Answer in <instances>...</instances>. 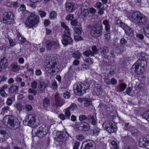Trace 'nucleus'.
I'll return each instance as SVG.
<instances>
[{"label":"nucleus","mask_w":149,"mask_h":149,"mask_svg":"<svg viewBox=\"0 0 149 149\" xmlns=\"http://www.w3.org/2000/svg\"><path fill=\"white\" fill-rule=\"evenodd\" d=\"M49 57V61L45 68L46 71L53 74L58 68L57 59L55 55L53 54L50 55Z\"/></svg>","instance_id":"nucleus-1"},{"label":"nucleus","mask_w":149,"mask_h":149,"mask_svg":"<svg viewBox=\"0 0 149 149\" xmlns=\"http://www.w3.org/2000/svg\"><path fill=\"white\" fill-rule=\"evenodd\" d=\"M29 15V16L25 23V26L29 28L35 27L39 22V17L33 13H30Z\"/></svg>","instance_id":"nucleus-2"},{"label":"nucleus","mask_w":149,"mask_h":149,"mask_svg":"<svg viewBox=\"0 0 149 149\" xmlns=\"http://www.w3.org/2000/svg\"><path fill=\"white\" fill-rule=\"evenodd\" d=\"M131 20L133 22L140 25L145 24L147 22L145 16L138 12H135L132 14Z\"/></svg>","instance_id":"nucleus-3"},{"label":"nucleus","mask_w":149,"mask_h":149,"mask_svg":"<svg viewBox=\"0 0 149 149\" xmlns=\"http://www.w3.org/2000/svg\"><path fill=\"white\" fill-rule=\"evenodd\" d=\"M147 66V63L146 61L138 60L133 66L136 73L138 74H142L145 71Z\"/></svg>","instance_id":"nucleus-4"},{"label":"nucleus","mask_w":149,"mask_h":149,"mask_svg":"<svg viewBox=\"0 0 149 149\" xmlns=\"http://www.w3.org/2000/svg\"><path fill=\"white\" fill-rule=\"evenodd\" d=\"M25 125H28L29 126L35 128L37 125V123L36 122L35 117L33 115H29L26 116L25 120L23 122Z\"/></svg>","instance_id":"nucleus-5"},{"label":"nucleus","mask_w":149,"mask_h":149,"mask_svg":"<svg viewBox=\"0 0 149 149\" xmlns=\"http://www.w3.org/2000/svg\"><path fill=\"white\" fill-rule=\"evenodd\" d=\"M88 86L85 85V84L78 83L74 85V91L78 95L83 94V92H85V90L88 88Z\"/></svg>","instance_id":"nucleus-6"},{"label":"nucleus","mask_w":149,"mask_h":149,"mask_svg":"<svg viewBox=\"0 0 149 149\" xmlns=\"http://www.w3.org/2000/svg\"><path fill=\"white\" fill-rule=\"evenodd\" d=\"M36 135L39 138H42L45 136L47 134L48 129L47 127L44 125H43L39 127L36 130H35Z\"/></svg>","instance_id":"nucleus-7"},{"label":"nucleus","mask_w":149,"mask_h":149,"mask_svg":"<svg viewBox=\"0 0 149 149\" xmlns=\"http://www.w3.org/2000/svg\"><path fill=\"white\" fill-rule=\"evenodd\" d=\"M102 126L104 127L105 129L109 133L115 132L117 130V127L116 125L114 124H112L110 123H104Z\"/></svg>","instance_id":"nucleus-8"},{"label":"nucleus","mask_w":149,"mask_h":149,"mask_svg":"<svg viewBox=\"0 0 149 149\" xmlns=\"http://www.w3.org/2000/svg\"><path fill=\"white\" fill-rule=\"evenodd\" d=\"M101 54L102 56L109 60L111 59V58H113L115 57L113 54L109 52L108 48L106 47L102 48Z\"/></svg>","instance_id":"nucleus-9"},{"label":"nucleus","mask_w":149,"mask_h":149,"mask_svg":"<svg viewBox=\"0 0 149 149\" xmlns=\"http://www.w3.org/2000/svg\"><path fill=\"white\" fill-rule=\"evenodd\" d=\"M14 19L13 13L11 12H6L3 15V21L4 23L10 22Z\"/></svg>","instance_id":"nucleus-10"},{"label":"nucleus","mask_w":149,"mask_h":149,"mask_svg":"<svg viewBox=\"0 0 149 149\" xmlns=\"http://www.w3.org/2000/svg\"><path fill=\"white\" fill-rule=\"evenodd\" d=\"M91 35L93 37L97 38L102 34L101 29L98 27H93L90 31Z\"/></svg>","instance_id":"nucleus-11"},{"label":"nucleus","mask_w":149,"mask_h":149,"mask_svg":"<svg viewBox=\"0 0 149 149\" xmlns=\"http://www.w3.org/2000/svg\"><path fill=\"white\" fill-rule=\"evenodd\" d=\"M45 43L46 48L49 50H50L53 46H55L57 48L59 47H60L59 44L58 40L53 41L48 40L46 41Z\"/></svg>","instance_id":"nucleus-12"},{"label":"nucleus","mask_w":149,"mask_h":149,"mask_svg":"<svg viewBox=\"0 0 149 149\" xmlns=\"http://www.w3.org/2000/svg\"><path fill=\"white\" fill-rule=\"evenodd\" d=\"M68 35L65 33L63 34V39L62 40L63 44L64 45H72V44L73 41L72 38Z\"/></svg>","instance_id":"nucleus-13"},{"label":"nucleus","mask_w":149,"mask_h":149,"mask_svg":"<svg viewBox=\"0 0 149 149\" xmlns=\"http://www.w3.org/2000/svg\"><path fill=\"white\" fill-rule=\"evenodd\" d=\"M90 128L89 125L86 122H83L79 125L78 129L79 130L86 131L88 130Z\"/></svg>","instance_id":"nucleus-14"},{"label":"nucleus","mask_w":149,"mask_h":149,"mask_svg":"<svg viewBox=\"0 0 149 149\" xmlns=\"http://www.w3.org/2000/svg\"><path fill=\"white\" fill-rule=\"evenodd\" d=\"M81 14L84 17L87 16L89 14V10L88 6L85 3L82 5L81 7Z\"/></svg>","instance_id":"nucleus-15"},{"label":"nucleus","mask_w":149,"mask_h":149,"mask_svg":"<svg viewBox=\"0 0 149 149\" xmlns=\"http://www.w3.org/2000/svg\"><path fill=\"white\" fill-rule=\"evenodd\" d=\"M88 142V140H87L84 141L83 144H85V147L83 149H95V146L94 143L93 141H89V142L85 144V143Z\"/></svg>","instance_id":"nucleus-16"},{"label":"nucleus","mask_w":149,"mask_h":149,"mask_svg":"<svg viewBox=\"0 0 149 149\" xmlns=\"http://www.w3.org/2000/svg\"><path fill=\"white\" fill-rule=\"evenodd\" d=\"M17 119L16 118L13 117L11 116L9 117V120L8 121V126L10 128H13L14 127L15 124V121H16Z\"/></svg>","instance_id":"nucleus-17"},{"label":"nucleus","mask_w":149,"mask_h":149,"mask_svg":"<svg viewBox=\"0 0 149 149\" xmlns=\"http://www.w3.org/2000/svg\"><path fill=\"white\" fill-rule=\"evenodd\" d=\"M122 28L127 35L128 36L132 35L133 31L132 29L130 27L124 24V26Z\"/></svg>","instance_id":"nucleus-18"},{"label":"nucleus","mask_w":149,"mask_h":149,"mask_svg":"<svg viewBox=\"0 0 149 149\" xmlns=\"http://www.w3.org/2000/svg\"><path fill=\"white\" fill-rule=\"evenodd\" d=\"M7 138V134L4 130H0V142L4 141Z\"/></svg>","instance_id":"nucleus-19"},{"label":"nucleus","mask_w":149,"mask_h":149,"mask_svg":"<svg viewBox=\"0 0 149 149\" xmlns=\"http://www.w3.org/2000/svg\"><path fill=\"white\" fill-rule=\"evenodd\" d=\"M55 99L56 100V104L57 107H61L65 103V101L60 102V98L59 95L58 93H56L55 95Z\"/></svg>","instance_id":"nucleus-20"},{"label":"nucleus","mask_w":149,"mask_h":149,"mask_svg":"<svg viewBox=\"0 0 149 149\" xmlns=\"http://www.w3.org/2000/svg\"><path fill=\"white\" fill-rule=\"evenodd\" d=\"M19 12H22L25 16H27L29 15L30 13L26 10V6L23 5H22L18 9Z\"/></svg>","instance_id":"nucleus-21"},{"label":"nucleus","mask_w":149,"mask_h":149,"mask_svg":"<svg viewBox=\"0 0 149 149\" xmlns=\"http://www.w3.org/2000/svg\"><path fill=\"white\" fill-rule=\"evenodd\" d=\"M65 7L66 10L69 12H72L74 10V5L71 3H66L65 5Z\"/></svg>","instance_id":"nucleus-22"},{"label":"nucleus","mask_w":149,"mask_h":149,"mask_svg":"<svg viewBox=\"0 0 149 149\" xmlns=\"http://www.w3.org/2000/svg\"><path fill=\"white\" fill-rule=\"evenodd\" d=\"M94 92L97 95L101 94L102 93V91L101 85L99 84H97L94 89Z\"/></svg>","instance_id":"nucleus-23"},{"label":"nucleus","mask_w":149,"mask_h":149,"mask_svg":"<svg viewBox=\"0 0 149 149\" xmlns=\"http://www.w3.org/2000/svg\"><path fill=\"white\" fill-rule=\"evenodd\" d=\"M146 136L140 138L139 140L138 143L139 146L145 148L146 141L145 139Z\"/></svg>","instance_id":"nucleus-24"},{"label":"nucleus","mask_w":149,"mask_h":149,"mask_svg":"<svg viewBox=\"0 0 149 149\" xmlns=\"http://www.w3.org/2000/svg\"><path fill=\"white\" fill-rule=\"evenodd\" d=\"M18 91V87L15 85H13L11 86L8 89V91L9 93H16Z\"/></svg>","instance_id":"nucleus-25"},{"label":"nucleus","mask_w":149,"mask_h":149,"mask_svg":"<svg viewBox=\"0 0 149 149\" xmlns=\"http://www.w3.org/2000/svg\"><path fill=\"white\" fill-rule=\"evenodd\" d=\"M61 26L65 29L64 31V34L65 33L68 35H70V30L68 26H67L63 23H61Z\"/></svg>","instance_id":"nucleus-26"},{"label":"nucleus","mask_w":149,"mask_h":149,"mask_svg":"<svg viewBox=\"0 0 149 149\" xmlns=\"http://www.w3.org/2000/svg\"><path fill=\"white\" fill-rule=\"evenodd\" d=\"M15 40L17 42H20L22 44L24 42L26 39L19 33L17 34Z\"/></svg>","instance_id":"nucleus-27"},{"label":"nucleus","mask_w":149,"mask_h":149,"mask_svg":"<svg viewBox=\"0 0 149 149\" xmlns=\"http://www.w3.org/2000/svg\"><path fill=\"white\" fill-rule=\"evenodd\" d=\"M102 24L105 26L106 31L107 32L109 31L110 26L109 22L107 20H104L103 21Z\"/></svg>","instance_id":"nucleus-28"},{"label":"nucleus","mask_w":149,"mask_h":149,"mask_svg":"<svg viewBox=\"0 0 149 149\" xmlns=\"http://www.w3.org/2000/svg\"><path fill=\"white\" fill-rule=\"evenodd\" d=\"M72 57L74 58L77 59H80L81 56V54L78 51H74L72 53Z\"/></svg>","instance_id":"nucleus-29"},{"label":"nucleus","mask_w":149,"mask_h":149,"mask_svg":"<svg viewBox=\"0 0 149 149\" xmlns=\"http://www.w3.org/2000/svg\"><path fill=\"white\" fill-rule=\"evenodd\" d=\"M82 28L79 26H77L74 27V31L75 33L77 35L81 34L82 32Z\"/></svg>","instance_id":"nucleus-30"},{"label":"nucleus","mask_w":149,"mask_h":149,"mask_svg":"<svg viewBox=\"0 0 149 149\" xmlns=\"http://www.w3.org/2000/svg\"><path fill=\"white\" fill-rule=\"evenodd\" d=\"M92 101L89 98H85L84 99V104L85 106L87 107L91 104Z\"/></svg>","instance_id":"nucleus-31"},{"label":"nucleus","mask_w":149,"mask_h":149,"mask_svg":"<svg viewBox=\"0 0 149 149\" xmlns=\"http://www.w3.org/2000/svg\"><path fill=\"white\" fill-rule=\"evenodd\" d=\"M140 58L142 60V61H145L144 60L145 59L146 60H148L147 59V58H149V56L146 55V53L143 52H142L140 54ZM141 61H142L141 59H140Z\"/></svg>","instance_id":"nucleus-32"},{"label":"nucleus","mask_w":149,"mask_h":149,"mask_svg":"<svg viewBox=\"0 0 149 149\" xmlns=\"http://www.w3.org/2000/svg\"><path fill=\"white\" fill-rule=\"evenodd\" d=\"M70 109L69 108H67L65 110L64 114L66 117V119H70V117L71 116V113Z\"/></svg>","instance_id":"nucleus-33"},{"label":"nucleus","mask_w":149,"mask_h":149,"mask_svg":"<svg viewBox=\"0 0 149 149\" xmlns=\"http://www.w3.org/2000/svg\"><path fill=\"white\" fill-rule=\"evenodd\" d=\"M46 88V85L43 82H41L40 83V91L41 93L45 92V90Z\"/></svg>","instance_id":"nucleus-34"},{"label":"nucleus","mask_w":149,"mask_h":149,"mask_svg":"<svg viewBox=\"0 0 149 149\" xmlns=\"http://www.w3.org/2000/svg\"><path fill=\"white\" fill-rule=\"evenodd\" d=\"M58 135V136L57 137V140L58 141L61 142L64 141L65 140V139L64 135L62 133H61L57 135Z\"/></svg>","instance_id":"nucleus-35"},{"label":"nucleus","mask_w":149,"mask_h":149,"mask_svg":"<svg viewBox=\"0 0 149 149\" xmlns=\"http://www.w3.org/2000/svg\"><path fill=\"white\" fill-rule=\"evenodd\" d=\"M10 109L8 106H5L1 109V111L3 113H8L10 112Z\"/></svg>","instance_id":"nucleus-36"},{"label":"nucleus","mask_w":149,"mask_h":149,"mask_svg":"<svg viewBox=\"0 0 149 149\" xmlns=\"http://www.w3.org/2000/svg\"><path fill=\"white\" fill-rule=\"evenodd\" d=\"M50 105L49 101L47 98H45L43 101V106L45 107H47Z\"/></svg>","instance_id":"nucleus-37"},{"label":"nucleus","mask_w":149,"mask_h":149,"mask_svg":"<svg viewBox=\"0 0 149 149\" xmlns=\"http://www.w3.org/2000/svg\"><path fill=\"white\" fill-rule=\"evenodd\" d=\"M57 16V14L55 11H52L50 14V18L54 20L56 19Z\"/></svg>","instance_id":"nucleus-38"},{"label":"nucleus","mask_w":149,"mask_h":149,"mask_svg":"<svg viewBox=\"0 0 149 149\" xmlns=\"http://www.w3.org/2000/svg\"><path fill=\"white\" fill-rule=\"evenodd\" d=\"M1 64L5 68L7 67L8 65V61L6 58H3L1 60Z\"/></svg>","instance_id":"nucleus-39"},{"label":"nucleus","mask_w":149,"mask_h":149,"mask_svg":"<svg viewBox=\"0 0 149 149\" xmlns=\"http://www.w3.org/2000/svg\"><path fill=\"white\" fill-rule=\"evenodd\" d=\"M19 68L18 65L16 64H14L13 65L12 70L13 72H16L19 70Z\"/></svg>","instance_id":"nucleus-40"},{"label":"nucleus","mask_w":149,"mask_h":149,"mask_svg":"<svg viewBox=\"0 0 149 149\" xmlns=\"http://www.w3.org/2000/svg\"><path fill=\"white\" fill-rule=\"evenodd\" d=\"M127 87V85L125 84L121 83L120 85L119 91L122 92Z\"/></svg>","instance_id":"nucleus-41"},{"label":"nucleus","mask_w":149,"mask_h":149,"mask_svg":"<svg viewBox=\"0 0 149 149\" xmlns=\"http://www.w3.org/2000/svg\"><path fill=\"white\" fill-rule=\"evenodd\" d=\"M83 55L86 56H92L94 55V54L91 51H87L84 52Z\"/></svg>","instance_id":"nucleus-42"},{"label":"nucleus","mask_w":149,"mask_h":149,"mask_svg":"<svg viewBox=\"0 0 149 149\" xmlns=\"http://www.w3.org/2000/svg\"><path fill=\"white\" fill-rule=\"evenodd\" d=\"M115 23L116 24L120 26L121 27H123L125 24L118 19H116Z\"/></svg>","instance_id":"nucleus-43"},{"label":"nucleus","mask_w":149,"mask_h":149,"mask_svg":"<svg viewBox=\"0 0 149 149\" xmlns=\"http://www.w3.org/2000/svg\"><path fill=\"white\" fill-rule=\"evenodd\" d=\"M145 139L146 141L145 148L149 149V135H147L146 136Z\"/></svg>","instance_id":"nucleus-44"},{"label":"nucleus","mask_w":149,"mask_h":149,"mask_svg":"<svg viewBox=\"0 0 149 149\" xmlns=\"http://www.w3.org/2000/svg\"><path fill=\"white\" fill-rule=\"evenodd\" d=\"M0 94L1 96L4 97H6L8 96V95L5 91L2 89L0 90Z\"/></svg>","instance_id":"nucleus-45"},{"label":"nucleus","mask_w":149,"mask_h":149,"mask_svg":"<svg viewBox=\"0 0 149 149\" xmlns=\"http://www.w3.org/2000/svg\"><path fill=\"white\" fill-rule=\"evenodd\" d=\"M143 117L148 121H149V111L144 113L143 115Z\"/></svg>","instance_id":"nucleus-46"},{"label":"nucleus","mask_w":149,"mask_h":149,"mask_svg":"<svg viewBox=\"0 0 149 149\" xmlns=\"http://www.w3.org/2000/svg\"><path fill=\"white\" fill-rule=\"evenodd\" d=\"M38 83L37 81H34L32 82L31 83V87L34 89L36 88L37 86Z\"/></svg>","instance_id":"nucleus-47"},{"label":"nucleus","mask_w":149,"mask_h":149,"mask_svg":"<svg viewBox=\"0 0 149 149\" xmlns=\"http://www.w3.org/2000/svg\"><path fill=\"white\" fill-rule=\"evenodd\" d=\"M74 16L72 14H69L66 17V19L68 21H70L73 19Z\"/></svg>","instance_id":"nucleus-48"},{"label":"nucleus","mask_w":149,"mask_h":149,"mask_svg":"<svg viewBox=\"0 0 149 149\" xmlns=\"http://www.w3.org/2000/svg\"><path fill=\"white\" fill-rule=\"evenodd\" d=\"M131 133L132 134L135 136L138 133V131L134 127H132Z\"/></svg>","instance_id":"nucleus-49"},{"label":"nucleus","mask_w":149,"mask_h":149,"mask_svg":"<svg viewBox=\"0 0 149 149\" xmlns=\"http://www.w3.org/2000/svg\"><path fill=\"white\" fill-rule=\"evenodd\" d=\"M77 106L74 103L72 104L70 106L68 107L69 109L71 110H73L76 109Z\"/></svg>","instance_id":"nucleus-50"},{"label":"nucleus","mask_w":149,"mask_h":149,"mask_svg":"<svg viewBox=\"0 0 149 149\" xmlns=\"http://www.w3.org/2000/svg\"><path fill=\"white\" fill-rule=\"evenodd\" d=\"M70 24L72 25L75 26H79V25L78 24V22L77 20V19H74L71 21Z\"/></svg>","instance_id":"nucleus-51"},{"label":"nucleus","mask_w":149,"mask_h":149,"mask_svg":"<svg viewBox=\"0 0 149 149\" xmlns=\"http://www.w3.org/2000/svg\"><path fill=\"white\" fill-rule=\"evenodd\" d=\"M8 38V41L10 45L12 47L14 46L15 45V43L11 38Z\"/></svg>","instance_id":"nucleus-52"},{"label":"nucleus","mask_w":149,"mask_h":149,"mask_svg":"<svg viewBox=\"0 0 149 149\" xmlns=\"http://www.w3.org/2000/svg\"><path fill=\"white\" fill-rule=\"evenodd\" d=\"M16 107L19 111H21L22 110V106L21 104L20 103H18L16 104Z\"/></svg>","instance_id":"nucleus-53"},{"label":"nucleus","mask_w":149,"mask_h":149,"mask_svg":"<svg viewBox=\"0 0 149 149\" xmlns=\"http://www.w3.org/2000/svg\"><path fill=\"white\" fill-rule=\"evenodd\" d=\"M74 39L75 41H78L82 40L81 37L79 35H77L74 36Z\"/></svg>","instance_id":"nucleus-54"},{"label":"nucleus","mask_w":149,"mask_h":149,"mask_svg":"<svg viewBox=\"0 0 149 149\" xmlns=\"http://www.w3.org/2000/svg\"><path fill=\"white\" fill-rule=\"evenodd\" d=\"M120 42L121 44L124 45L127 43V41L124 38H122L120 40Z\"/></svg>","instance_id":"nucleus-55"},{"label":"nucleus","mask_w":149,"mask_h":149,"mask_svg":"<svg viewBox=\"0 0 149 149\" xmlns=\"http://www.w3.org/2000/svg\"><path fill=\"white\" fill-rule=\"evenodd\" d=\"M85 61L87 63L91 64H92L93 62V59L91 58H86L85 59Z\"/></svg>","instance_id":"nucleus-56"},{"label":"nucleus","mask_w":149,"mask_h":149,"mask_svg":"<svg viewBox=\"0 0 149 149\" xmlns=\"http://www.w3.org/2000/svg\"><path fill=\"white\" fill-rule=\"evenodd\" d=\"M111 144L113 146L114 149H118V146L117 143L114 141L111 142Z\"/></svg>","instance_id":"nucleus-57"},{"label":"nucleus","mask_w":149,"mask_h":149,"mask_svg":"<svg viewBox=\"0 0 149 149\" xmlns=\"http://www.w3.org/2000/svg\"><path fill=\"white\" fill-rule=\"evenodd\" d=\"M58 87L56 82L54 81H53L52 84V88L53 89H56Z\"/></svg>","instance_id":"nucleus-58"},{"label":"nucleus","mask_w":149,"mask_h":149,"mask_svg":"<svg viewBox=\"0 0 149 149\" xmlns=\"http://www.w3.org/2000/svg\"><path fill=\"white\" fill-rule=\"evenodd\" d=\"M77 139L80 141H81L84 139V136L81 135H79L76 136Z\"/></svg>","instance_id":"nucleus-59"},{"label":"nucleus","mask_w":149,"mask_h":149,"mask_svg":"<svg viewBox=\"0 0 149 149\" xmlns=\"http://www.w3.org/2000/svg\"><path fill=\"white\" fill-rule=\"evenodd\" d=\"M102 5V4L101 3L97 2L95 4L94 6L97 8H100Z\"/></svg>","instance_id":"nucleus-60"},{"label":"nucleus","mask_w":149,"mask_h":149,"mask_svg":"<svg viewBox=\"0 0 149 149\" xmlns=\"http://www.w3.org/2000/svg\"><path fill=\"white\" fill-rule=\"evenodd\" d=\"M63 96L65 98L68 99L70 96V95L69 93L67 92L64 93Z\"/></svg>","instance_id":"nucleus-61"},{"label":"nucleus","mask_w":149,"mask_h":149,"mask_svg":"<svg viewBox=\"0 0 149 149\" xmlns=\"http://www.w3.org/2000/svg\"><path fill=\"white\" fill-rule=\"evenodd\" d=\"M13 101L11 99H7L6 101V104L8 106H10L12 104Z\"/></svg>","instance_id":"nucleus-62"},{"label":"nucleus","mask_w":149,"mask_h":149,"mask_svg":"<svg viewBox=\"0 0 149 149\" xmlns=\"http://www.w3.org/2000/svg\"><path fill=\"white\" fill-rule=\"evenodd\" d=\"M39 13L41 17H45L46 15V13L42 11H39Z\"/></svg>","instance_id":"nucleus-63"},{"label":"nucleus","mask_w":149,"mask_h":149,"mask_svg":"<svg viewBox=\"0 0 149 149\" xmlns=\"http://www.w3.org/2000/svg\"><path fill=\"white\" fill-rule=\"evenodd\" d=\"M90 120H91L92 124L93 125L95 124L96 123V119L93 116L90 117Z\"/></svg>","instance_id":"nucleus-64"}]
</instances>
